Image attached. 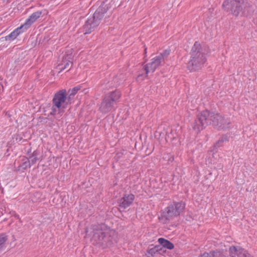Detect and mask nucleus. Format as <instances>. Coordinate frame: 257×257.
<instances>
[{
  "label": "nucleus",
  "mask_w": 257,
  "mask_h": 257,
  "mask_svg": "<svg viewBox=\"0 0 257 257\" xmlns=\"http://www.w3.org/2000/svg\"><path fill=\"white\" fill-rule=\"evenodd\" d=\"M114 235L115 232L106 228L104 225H98L93 228L92 241L103 248L110 247L116 242L113 237Z\"/></svg>",
  "instance_id": "1"
},
{
  "label": "nucleus",
  "mask_w": 257,
  "mask_h": 257,
  "mask_svg": "<svg viewBox=\"0 0 257 257\" xmlns=\"http://www.w3.org/2000/svg\"><path fill=\"white\" fill-rule=\"evenodd\" d=\"M206 51L200 44L196 42L191 50V59L187 68L191 71L200 69L206 61Z\"/></svg>",
  "instance_id": "2"
},
{
  "label": "nucleus",
  "mask_w": 257,
  "mask_h": 257,
  "mask_svg": "<svg viewBox=\"0 0 257 257\" xmlns=\"http://www.w3.org/2000/svg\"><path fill=\"white\" fill-rule=\"evenodd\" d=\"M110 7L104 2L98 7L93 16L89 18L83 26L84 34H89L93 31L100 23L104 13L109 10Z\"/></svg>",
  "instance_id": "3"
},
{
  "label": "nucleus",
  "mask_w": 257,
  "mask_h": 257,
  "mask_svg": "<svg viewBox=\"0 0 257 257\" xmlns=\"http://www.w3.org/2000/svg\"><path fill=\"white\" fill-rule=\"evenodd\" d=\"M70 100L67 97V92L65 89H62L57 92L52 100V106L50 112L51 115H56L64 112Z\"/></svg>",
  "instance_id": "4"
},
{
  "label": "nucleus",
  "mask_w": 257,
  "mask_h": 257,
  "mask_svg": "<svg viewBox=\"0 0 257 257\" xmlns=\"http://www.w3.org/2000/svg\"><path fill=\"white\" fill-rule=\"evenodd\" d=\"M185 208V204L182 202H174L165 209L161 217L164 219V223L179 216Z\"/></svg>",
  "instance_id": "5"
},
{
  "label": "nucleus",
  "mask_w": 257,
  "mask_h": 257,
  "mask_svg": "<svg viewBox=\"0 0 257 257\" xmlns=\"http://www.w3.org/2000/svg\"><path fill=\"white\" fill-rule=\"evenodd\" d=\"M222 6L225 10L230 12L235 16L247 15L245 14L246 5L244 4L243 0H226Z\"/></svg>",
  "instance_id": "6"
},
{
  "label": "nucleus",
  "mask_w": 257,
  "mask_h": 257,
  "mask_svg": "<svg viewBox=\"0 0 257 257\" xmlns=\"http://www.w3.org/2000/svg\"><path fill=\"white\" fill-rule=\"evenodd\" d=\"M120 97V93L118 91H112L107 94L101 103L100 111L104 113L110 111L114 108V104L118 101Z\"/></svg>",
  "instance_id": "7"
},
{
  "label": "nucleus",
  "mask_w": 257,
  "mask_h": 257,
  "mask_svg": "<svg viewBox=\"0 0 257 257\" xmlns=\"http://www.w3.org/2000/svg\"><path fill=\"white\" fill-rule=\"evenodd\" d=\"M209 124H212L214 127H217L219 130H225L228 127L230 123L229 120L224 118L218 113L209 112Z\"/></svg>",
  "instance_id": "8"
},
{
  "label": "nucleus",
  "mask_w": 257,
  "mask_h": 257,
  "mask_svg": "<svg viewBox=\"0 0 257 257\" xmlns=\"http://www.w3.org/2000/svg\"><path fill=\"white\" fill-rule=\"evenodd\" d=\"M208 116H209V112L207 110L202 111L200 115H198L197 118L193 124V128L196 132H200L209 124Z\"/></svg>",
  "instance_id": "9"
},
{
  "label": "nucleus",
  "mask_w": 257,
  "mask_h": 257,
  "mask_svg": "<svg viewBox=\"0 0 257 257\" xmlns=\"http://www.w3.org/2000/svg\"><path fill=\"white\" fill-rule=\"evenodd\" d=\"M162 64H163L162 61L157 56L152 59L151 62L146 64L144 67V70L146 72L145 74H139L138 77V80H142L147 76L148 73H153L158 67Z\"/></svg>",
  "instance_id": "10"
},
{
  "label": "nucleus",
  "mask_w": 257,
  "mask_h": 257,
  "mask_svg": "<svg viewBox=\"0 0 257 257\" xmlns=\"http://www.w3.org/2000/svg\"><path fill=\"white\" fill-rule=\"evenodd\" d=\"M134 199L135 196L132 194L124 195L119 200L120 209L124 210L132 204Z\"/></svg>",
  "instance_id": "11"
},
{
  "label": "nucleus",
  "mask_w": 257,
  "mask_h": 257,
  "mask_svg": "<svg viewBox=\"0 0 257 257\" xmlns=\"http://www.w3.org/2000/svg\"><path fill=\"white\" fill-rule=\"evenodd\" d=\"M42 11H37L33 13L28 19H27L24 24L23 27H24V30H27L42 15Z\"/></svg>",
  "instance_id": "12"
},
{
  "label": "nucleus",
  "mask_w": 257,
  "mask_h": 257,
  "mask_svg": "<svg viewBox=\"0 0 257 257\" xmlns=\"http://www.w3.org/2000/svg\"><path fill=\"white\" fill-rule=\"evenodd\" d=\"M26 30H24V27L22 25L20 27L16 29L11 34L5 37L6 41H13L15 40L21 33L24 32Z\"/></svg>",
  "instance_id": "13"
},
{
  "label": "nucleus",
  "mask_w": 257,
  "mask_h": 257,
  "mask_svg": "<svg viewBox=\"0 0 257 257\" xmlns=\"http://www.w3.org/2000/svg\"><path fill=\"white\" fill-rule=\"evenodd\" d=\"M158 242L162 247L167 249H172L174 247V245L172 242L164 238H159Z\"/></svg>",
  "instance_id": "14"
},
{
  "label": "nucleus",
  "mask_w": 257,
  "mask_h": 257,
  "mask_svg": "<svg viewBox=\"0 0 257 257\" xmlns=\"http://www.w3.org/2000/svg\"><path fill=\"white\" fill-rule=\"evenodd\" d=\"M39 154L37 151H34L32 155L29 157V161L31 165L35 164L39 159L38 158Z\"/></svg>",
  "instance_id": "15"
},
{
  "label": "nucleus",
  "mask_w": 257,
  "mask_h": 257,
  "mask_svg": "<svg viewBox=\"0 0 257 257\" xmlns=\"http://www.w3.org/2000/svg\"><path fill=\"white\" fill-rule=\"evenodd\" d=\"M170 53V50H165L162 53L160 54L157 57L160 59H161V61H162V62L164 63L165 59L167 58V57L169 55Z\"/></svg>",
  "instance_id": "16"
},
{
  "label": "nucleus",
  "mask_w": 257,
  "mask_h": 257,
  "mask_svg": "<svg viewBox=\"0 0 257 257\" xmlns=\"http://www.w3.org/2000/svg\"><path fill=\"white\" fill-rule=\"evenodd\" d=\"M80 86H77L76 87H74L72 89H69L68 91V99H71L72 98V97L77 92V91L80 90Z\"/></svg>",
  "instance_id": "17"
},
{
  "label": "nucleus",
  "mask_w": 257,
  "mask_h": 257,
  "mask_svg": "<svg viewBox=\"0 0 257 257\" xmlns=\"http://www.w3.org/2000/svg\"><path fill=\"white\" fill-rule=\"evenodd\" d=\"M237 257H252L243 248H239Z\"/></svg>",
  "instance_id": "18"
},
{
  "label": "nucleus",
  "mask_w": 257,
  "mask_h": 257,
  "mask_svg": "<svg viewBox=\"0 0 257 257\" xmlns=\"http://www.w3.org/2000/svg\"><path fill=\"white\" fill-rule=\"evenodd\" d=\"M237 257H252L243 248H239Z\"/></svg>",
  "instance_id": "19"
},
{
  "label": "nucleus",
  "mask_w": 257,
  "mask_h": 257,
  "mask_svg": "<svg viewBox=\"0 0 257 257\" xmlns=\"http://www.w3.org/2000/svg\"><path fill=\"white\" fill-rule=\"evenodd\" d=\"M239 248H237L235 246L230 247L229 253L231 257H237Z\"/></svg>",
  "instance_id": "20"
},
{
  "label": "nucleus",
  "mask_w": 257,
  "mask_h": 257,
  "mask_svg": "<svg viewBox=\"0 0 257 257\" xmlns=\"http://www.w3.org/2000/svg\"><path fill=\"white\" fill-rule=\"evenodd\" d=\"M72 65V62L71 61L65 60L63 61V64L60 65V66H62L61 68H60V69H61V70L67 69Z\"/></svg>",
  "instance_id": "21"
},
{
  "label": "nucleus",
  "mask_w": 257,
  "mask_h": 257,
  "mask_svg": "<svg viewBox=\"0 0 257 257\" xmlns=\"http://www.w3.org/2000/svg\"><path fill=\"white\" fill-rule=\"evenodd\" d=\"M7 240V236L5 234H1L0 235V249H1Z\"/></svg>",
  "instance_id": "22"
},
{
  "label": "nucleus",
  "mask_w": 257,
  "mask_h": 257,
  "mask_svg": "<svg viewBox=\"0 0 257 257\" xmlns=\"http://www.w3.org/2000/svg\"><path fill=\"white\" fill-rule=\"evenodd\" d=\"M211 257H223L221 252L219 251H211Z\"/></svg>",
  "instance_id": "23"
},
{
  "label": "nucleus",
  "mask_w": 257,
  "mask_h": 257,
  "mask_svg": "<svg viewBox=\"0 0 257 257\" xmlns=\"http://www.w3.org/2000/svg\"><path fill=\"white\" fill-rule=\"evenodd\" d=\"M227 141V137L226 136L222 137L219 141L216 143L215 146L216 147H219L221 145L220 144L221 143L223 142L224 141Z\"/></svg>",
  "instance_id": "24"
},
{
  "label": "nucleus",
  "mask_w": 257,
  "mask_h": 257,
  "mask_svg": "<svg viewBox=\"0 0 257 257\" xmlns=\"http://www.w3.org/2000/svg\"><path fill=\"white\" fill-rule=\"evenodd\" d=\"M148 252L149 254H151L152 255H153L155 254L156 252H157V250L154 247L151 248L149 249L148 251Z\"/></svg>",
  "instance_id": "25"
},
{
  "label": "nucleus",
  "mask_w": 257,
  "mask_h": 257,
  "mask_svg": "<svg viewBox=\"0 0 257 257\" xmlns=\"http://www.w3.org/2000/svg\"><path fill=\"white\" fill-rule=\"evenodd\" d=\"M198 257H211L210 252H204L203 253L200 254Z\"/></svg>",
  "instance_id": "26"
},
{
  "label": "nucleus",
  "mask_w": 257,
  "mask_h": 257,
  "mask_svg": "<svg viewBox=\"0 0 257 257\" xmlns=\"http://www.w3.org/2000/svg\"><path fill=\"white\" fill-rule=\"evenodd\" d=\"M31 165V164L30 162H29V161L28 160V162H25L23 163V167L24 168H26L27 167H30Z\"/></svg>",
  "instance_id": "27"
},
{
  "label": "nucleus",
  "mask_w": 257,
  "mask_h": 257,
  "mask_svg": "<svg viewBox=\"0 0 257 257\" xmlns=\"http://www.w3.org/2000/svg\"><path fill=\"white\" fill-rule=\"evenodd\" d=\"M154 248L157 250V252L162 249V246L161 245H156Z\"/></svg>",
  "instance_id": "28"
},
{
  "label": "nucleus",
  "mask_w": 257,
  "mask_h": 257,
  "mask_svg": "<svg viewBox=\"0 0 257 257\" xmlns=\"http://www.w3.org/2000/svg\"><path fill=\"white\" fill-rule=\"evenodd\" d=\"M145 53H146V49H145Z\"/></svg>",
  "instance_id": "29"
}]
</instances>
